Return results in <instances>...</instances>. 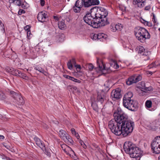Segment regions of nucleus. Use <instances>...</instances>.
Listing matches in <instances>:
<instances>
[{
    "label": "nucleus",
    "instance_id": "1",
    "mask_svg": "<svg viewBox=\"0 0 160 160\" xmlns=\"http://www.w3.org/2000/svg\"><path fill=\"white\" fill-rule=\"evenodd\" d=\"M118 111L120 120H121L120 123L122 135L123 136L126 137L132 132L134 123L133 122L127 120L128 118L127 115L120 108H118Z\"/></svg>",
    "mask_w": 160,
    "mask_h": 160
},
{
    "label": "nucleus",
    "instance_id": "2",
    "mask_svg": "<svg viewBox=\"0 0 160 160\" xmlns=\"http://www.w3.org/2000/svg\"><path fill=\"white\" fill-rule=\"evenodd\" d=\"M104 10L103 8H99L96 6L92 8L89 11L86 12L85 15L83 17L84 21L86 23L91 26L95 19L101 17V15H103Z\"/></svg>",
    "mask_w": 160,
    "mask_h": 160
},
{
    "label": "nucleus",
    "instance_id": "3",
    "mask_svg": "<svg viewBox=\"0 0 160 160\" xmlns=\"http://www.w3.org/2000/svg\"><path fill=\"white\" fill-rule=\"evenodd\" d=\"M125 152L129 154L130 157L139 160L142 154L140 148L136 147L131 142H126L123 145Z\"/></svg>",
    "mask_w": 160,
    "mask_h": 160
},
{
    "label": "nucleus",
    "instance_id": "4",
    "mask_svg": "<svg viewBox=\"0 0 160 160\" xmlns=\"http://www.w3.org/2000/svg\"><path fill=\"white\" fill-rule=\"evenodd\" d=\"M114 119L109 121L108 127L112 133L116 135L119 136L122 134L121 127V120H120L118 109L114 113Z\"/></svg>",
    "mask_w": 160,
    "mask_h": 160
},
{
    "label": "nucleus",
    "instance_id": "5",
    "mask_svg": "<svg viewBox=\"0 0 160 160\" xmlns=\"http://www.w3.org/2000/svg\"><path fill=\"white\" fill-rule=\"evenodd\" d=\"M99 3V0H77L73 7V9L74 12L78 13L82 7L88 8L92 5H98Z\"/></svg>",
    "mask_w": 160,
    "mask_h": 160
},
{
    "label": "nucleus",
    "instance_id": "6",
    "mask_svg": "<svg viewBox=\"0 0 160 160\" xmlns=\"http://www.w3.org/2000/svg\"><path fill=\"white\" fill-rule=\"evenodd\" d=\"M97 64L98 67L94 68V66L92 64L88 63L86 65V68L90 71H95V72H91L92 74H95L97 73L99 74L98 76L107 73V71L105 69V66L102 62L100 60L98 59H97Z\"/></svg>",
    "mask_w": 160,
    "mask_h": 160
},
{
    "label": "nucleus",
    "instance_id": "7",
    "mask_svg": "<svg viewBox=\"0 0 160 160\" xmlns=\"http://www.w3.org/2000/svg\"><path fill=\"white\" fill-rule=\"evenodd\" d=\"M134 34L137 39L141 42H144L146 40L150 38V35L145 28L138 27L135 28Z\"/></svg>",
    "mask_w": 160,
    "mask_h": 160
},
{
    "label": "nucleus",
    "instance_id": "8",
    "mask_svg": "<svg viewBox=\"0 0 160 160\" xmlns=\"http://www.w3.org/2000/svg\"><path fill=\"white\" fill-rule=\"evenodd\" d=\"M104 13L102 14L103 15L96 19H95L93 21V24L91 26L94 28H98L99 27L105 26L109 23V22L108 20L107 16L108 15V12L106 10H104Z\"/></svg>",
    "mask_w": 160,
    "mask_h": 160
},
{
    "label": "nucleus",
    "instance_id": "9",
    "mask_svg": "<svg viewBox=\"0 0 160 160\" xmlns=\"http://www.w3.org/2000/svg\"><path fill=\"white\" fill-rule=\"evenodd\" d=\"M122 104L124 107L132 111H135L137 108V102L133 100L123 99Z\"/></svg>",
    "mask_w": 160,
    "mask_h": 160
},
{
    "label": "nucleus",
    "instance_id": "10",
    "mask_svg": "<svg viewBox=\"0 0 160 160\" xmlns=\"http://www.w3.org/2000/svg\"><path fill=\"white\" fill-rule=\"evenodd\" d=\"M10 94L14 99L13 102L18 105H22L24 103V101L19 93L13 91H10Z\"/></svg>",
    "mask_w": 160,
    "mask_h": 160
},
{
    "label": "nucleus",
    "instance_id": "11",
    "mask_svg": "<svg viewBox=\"0 0 160 160\" xmlns=\"http://www.w3.org/2000/svg\"><path fill=\"white\" fill-rule=\"evenodd\" d=\"M152 149L156 154L160 153V137H156L151 144Z\"/></svg>",
    "mask_w": 160,
    "mask_h": 160
},
{
    "label": "nucleus",
    "instance_id": "12",
    "mask_svg": "<svg viewBox=\"0 0 160 160\" xmlns=\"http://www.w3.org/2000/svg\"><path fill=\"white\" fill-rule=\"evenodd\" d=\"M142 79V77L140 75H135L129 78L126 81V83L128 85H130L132 84L136 83Z\"/></svg>",
    "mask_w": 160,
    "mask_h": 160
},
{
    "label": "nucleus",
    "instance_id": "13",
    "mask_svg": "<svg viewBox=\"0 0 160 160\" xmlns=\"http://www.w3.org/2000/svg\"><path fill=\"white\" fill-rule=\"evenodd\" d=\"M138 52L141 55L147 57V58H145L144 60H148L150 59L149 56L151 54L150 51L147 49H145L144 47L142 46H139L138 47Z\"/></svg>",
    "mask_w": 160,
    "mask_h": 160
},
{
    "label": "nucleus",
    "instance_id": "14",
    "mask_svg": "<svg viewBox=\"0 0 160 160\" xmlns=\"http://www.w3.org/2000/svg\"><path fill=\"white\" fill-rule=\"evenodd\" d=\"M121 97L120 90L118 88L112 91L111 94V98L112 100L115 101Z\"/></svg>",
    "mask_w": 160,
    "mask_h": 160
},
{
    "label": "nucleus",
    "instance_id": "15",
    "mask_svg": "<svg viewBox=\"0 0 160 160\" xmlns=\"http://www.w3.org/2000/svg\"><path fill=\"white\" fill-rule=\"evenodd\" d=\"M61 146L63 151L67 155L71 156L72 154L74 153V151L71 148L66 144L61 145Z\"/></svg>",
    "mask_w": 160,
    "mask_h": 160
},
{
    "label": "nucleus",
    "instance_id": "16",
    "mask_svg": "<svg viewBox=\"0 0 160 160\" xmlns=\"http://www.w3.org/2000/svg\"><path fill=\"white\" fill-rule=\"evenodd\" d=\"M48 16L44 11L38 13L37 16V18L38 20L41 22H46L47 20Z\"/></svg>",
    "mask_w": 160,
    "mask_h": 160
},
{
    "label": "nucleus",
    "instance_id": "17",
    "mask_svg": "<svg viewBox=\"0 0 160 160\" xmlns=\"http://www.w3.org/2000/svg\"><path fill=\"white\" fill-rule=\"evenodd\" d=\"M132 4L139 8H142L145 5L146 0H132Z\"/></svg>",
    "mask_w": 160,
    "mask_h": 160
},
{
    "label": "nucleus",
    "instance_id": "18",
    "mask_svg": "<svg viewBox=\"0 0 160 160\" xmlns=\"http://www.w3.org/2000/svg\"><path fill=\"white\" fill-rule=\"evenodd\" d=\"M34 140L37 145L43 151L45 150V145L43 141L36 136L34 138Z\"/></svg>",
    "mask_w": 160,
    "mask_h": 160
},
{
    "label": "nucleus",
    "instance_id": "19",
    "mask_svg": "<svg viewBox=\"0 0 160 160\" xmlns=\"http://www.w3.org/2000/svg\"><path fill=\"white\" fill-rule=\"evenodd\" d=\"M97 102H99L101 104L105 103L106 100L104 96L100 94H98L97 97Z\"/></svg>",
    "mask_w": 160,
    "mask_h": 160
},
{
    "label": "nucleus",
    "instance_id": "20",
    "mask_svg": "<svg viewBox=\"0 0 160 160\" xmlns=\"http://www.w3.org/2000/svg\"><path fill=\"white\" fill-rule=\"evenodd\" d=\"M60 137L62 138L64 141L67 140L66 136L68 135L67 133L63 130H60L59 132Z\"/></svg>",
    "mask_w": 160,
    "mask_h": 160
},
{
    "label": "nucleus",
    "instance_id": "21",
    "mask_svg": "<svg viewBox=\"0 0 160 160\" xmlns=\"http://www.w3.org/2000/svg\"><path fill=\"white\" fill-rule=\"evenodd\" d=\"M98 38V40H99L100 41H103L104 39L107 38V35L103 33H99L97 34Z\"/></svg>",
    "mask_w": 160,
    "mask_h": 160
},
{
    "label": "nucleus",
    "instance_id": "22",
    "mask_svg": "<svg viewBox=\"0 0 160 160\" xmlns=\"http://www.w3.org/2000/svg\"><path fill=\"white\" fill-rule=\"evenodd\" d=\"M58 28L61 29L63 30L66 28V25L64 20L59 22L58 23Z\"/></svg>",
    "mask_w": 160,
    "mask_h": 160
},
{
    "label": "nucleus",
    "instance_id": "23",
    "mask_svg": "<svg viewBox=\"0 0 160 160\" xmlns=\"http://www.w3.org/2000/svg\"><path fill=\"white\" fill-rule=\"evenodd\" d=\"M140 21L142 23H143L145 25L149 27H151L153 26V24L151 22L147 21L142 18L140 19Z\"/></svg>",
    "mask_w": 160,
    "mask_h": 160
},
{
    "label": "nucleus",
    "instance_id": "24",
    "mask_svg": "<svg viewBox=\"0 0 160 160\" xmlns=\"http://www.w3.org/2000/svg\"><path fill=\"white\" fill-rule=\"evenodd\" d=\"M133 94L132 92H128L124 95L123 99L132 100L131 98Z\"/></svg>",
    "mask_w": 160,
    "mask_h": 160
},
{
    "label": "nucleus",
    "instance_id": "25",
    "mask_svg": "<svg viewBox=\"0 0 160 160\" xmlns=\"http://www.w3.org/2000/svg\"><path fill=\"white\" fill-rule=\"evenodd\" d=\"M34 69L43 74H44V73L45 72L44 69L42 68L40 65H37L34 67Z\"/></svg>",
    "mask_w": 160,
    "mask_h": 160
},
{
    "label": "nucleus",
    "instance_id": "26",
    "mask_svg": "<svg viewBox=\"0 0 160 160\" xmlns=\"http://www.w3.org/2000/svg\"><path fill=\"white\" fill-rule=\"evenodd\" d=\"M115 29H113L112 30V32H115L116 30L121 31L123 25L120 23H118L115 25L114 27Z\"/></svg>",
    "mask_w": 160,
    "mask_h": 160
},
{
    "label": "nucleus",
    "instance_id": "27",
    "mask_svg": "<svg viewBox=\"0 0 160 160\" xmlns=\"http://www.w3.org/2000/svg\"><path fill=\"white\" fill-rule=\"evenodd\" d=\"M14 68L8 67H7L6 68V71L8 73L12 75H15V73H14L13 71L14 70Z\"/></svg>",
    "mask_w": 160,
    "mask_h": 160
},
{
    "label": "nucleus",
    "instance_id": "28",
    "mask_svg": "<svg viewBox=\"0 0 160 160\" xmlns=\"http://www.w3.org/2000/svg\"><path fill=\"white\" fill-rule=\"evenodd\" d=\"M159 66H160V63H159L158 62H155L152 63L150 65H149L148 66V68L150 69Z\"/></svg>",
    "mask_w": 160,
    "mask_h": 160
},
{
    "label": "nucleus",
    "instance_id": "29",
    "mask_svg": "<svg viewBox=\"0 0 160 160\" xmlns=\"http://www.w3.org/2000/svg\"><path fill=\"white\" fill-rule=\"evenodd\" d=\"M138 87L143 89H146L145 83L144 82H141L139 83Z\"/></svg>",
    "mask_w": 160,
    "mask_h": 160
},
{
    "label": "nucleus",
    "instance_id": "30",
    "mask_svg": "<svg viewBox=\"0 0 160 160\" xmlns=\"http://www.w3.org/2000/svg\"><path fill=\"white\" fill-rule=\"evenodd\" d=\"M151 16H152V21L154 23V25L155 26L157 25L158 24V23L157 22V20L155 16V15L152 13Z\"/></svg>",
    "mask_w": 160,
    "mask_h": 160
},
{
    "label": "nucleus",
    "instance_id": "31",
    "mask_svg": "<svg viewBox=\"0 0 160 160\" xmlns=\"http://www.w3.org/2000/svg\"><path fill=\"white\" fill-rule=\"evenodd\" d=\"M110 65L111 67L114 68L115 69H118L119 68V65L117 62L114 61H113L110 63Z\"/></svg>",
    "mask_w": 160,
    "mask_h": 160
},
{
    "label": "nucleus",
    "instance_id": "32",
    "mask_svg": "<svg viewBox=\"0 0 160 160\" xmlns=\"http://www.w3.org/2000/svg\"><path fill=\"white\" fill-rule=\"evenodd\" d=\"M152 102L150 100H148L146 101L145 103L146 108H150L152 106Z\"/></svg>",
    "mask_w": 160,
    "mask_h": 160
},
{
    "label": "nucleus",
    "instance_id": "33",
    "mask_svg": "<svg viewBox=\"0 0 160 160\" xmlns=\"http://www.w3.org/2000/svg\"><path fill=\"white\" fill-rule=\"evenodd\" d=\"M67 140L66 141H64L65 142L67 143H69L70 144H72L73 142V141L71 137L68 136V135L66 136Z\"/></svg>",
    "mask_w": 160,
    "mask_h": 160
},
{
    "label": "nucleus",
    "instance_id": "34",
    "mask_svg": "<svg viewBox=\"0 0 160 160\" xmlns=\"http://www.w3.org/2000/svg\"><path fill=\"white\" fill-rule=\"evenodd\" d=\"M92 106L94 110L96 111H98V107L95 102H92Z\"/></svg>",
    "mask_w": 160,
    "mask_h": 160
},
{
    "label": "nucleus",
    "instance_id": "35",
    "mask_svg": "<svg viewBox=\"0 0 160 160\" xmlns=\"http://www.w3.org/2000/svg\"><path fill=\"white\" fill-rule=\"evenodd\" d=\"M18 76L26 80H28V77L27 76L26 74L24 73H22L21 72V73H20V74H19V75Z\"/></svg>",
    "mask_w": 160,
    "mask_h": 160
},
{
    "label": "nucleus",
    "instance_id": "36",
    "mask_svg": "<svg viewBox=\"0 0 160 160\" xmlns=\"http://www.w3.org/2000/svg\"><path fill=\"white\" fill-rule=\"evenodd\" d=\"M2 145L3 146L6 148L7 149H8L10 151H11L12 149V147L8 144L6 143L3 142L2 143Z\"/></svg>",
    "mask_w": 160,
    "mask_h": 160
},
{
    "label": "nucleus",
    "instance_id": "37",
    "mask_svg": "<svg viewBox=\"0 0 160 160\" xmlns=\"http://www.w3.org/2000/svg\"><path fill=\"white\" fill-rule=\"evenodd\" d=\"M91 38L94 40H98L97 34H94L93 33H92L91 35Z\"/></svg>",
    "mask_w": 160,
    "mask_h": 160
},
{
    "label": "nucleus",
    "instance_id": "38",
    "mask_svg": "<svg viewBox=\"0 0 160 160\" xmlns=\"http://www.w3.org/2000/svg\"><path fill=\"white\" fill-rule=\"evenodd\" d=\"M6 98L5 95L2 92L0 91V99L4 100Z\"/></svg>",
    "mask_w": 160,
    "mask_h": 160
},
{
    "label": "nucleus",
    "instance_id": "39",
    "mask_svg": "<svg viewBox=\"0 0 160 160\" xmlns=\"http://www.w3.org/2000/svg\"><path fill=\"white\" fill-rule=\"evenodd\" d=\"M152 101L156 105H158L160 102V100L158 98H153Z\"/></svg>",
    "mask_w": 160,
    "mask_h": 160
},
{
    "label": "nucleus",
    "instance_id": "40",
    "mask_svg": "<svg viewBox=\"0 0 160 160\" xmlns=\"http://www.w3.org/2000/svg\"><path fill=\"white\" fill-rule=\"evenodd\" d=\"M21 7L24 9H26L28 7V5L25 2L24 3H21V5H20Z\"/></svg>",
    "mask_w": 160,
    "mask_h": 160
},
{
    "label": "nucleus",
    "instance_id": "41",
    "mask_svg": "<svg viewBox=\"0 0 160 160\" xmlns=\"http://www.w3.org/2000/svg\"><path fill=\"white\" fill-rule=\"evenodd\" d=\"M73 153V154H72L71 156H70L74 160H79V158L76 155L74 152Z\"/></svg>",
    "mask_w": 160,
    "mask_h": 160
},
{
    "label": "nucleus",
    "instance_id": "42",
    "mask_svg": "<svg viewBox=\"0 0 160 160\" xmlns=\"http://www.w3.org/2000/svg\"><path fill=\"white\" fill-rule=\"evenodd\" d=\"M13 72H14V73H15V75H14L15 76H18L19 75V74H20L21 73V72L18 70V69H14V70L13 71Z\"/></svg>",
    "mask_w": 160,
    "mask_h": 160
},
{
    "label": "nucleus",
    "instance_id": "43",
    "mask_svg": "<svg viewBox=\"0 0 160 160\" xmlns=\"http://www.w3.org/2000/svg\"><path fill=\"white\" fill-rule=\"evenodd\" d=\"M79 142L83 148H87L86 145L82 140H80Z\"/></svg>",
    "mask_w": 160,
    "mask_h": 160
},
{
    "label": "nucleus",
    "instance_id": "44",
    "mask_svg": "<svg viewBox=\"0 0 160 160\" xmlns=\"http://www.w3.org/2000/svg\"><path fill=\"white\" fill-rule=\"evenodd\" d=\"M22 2L20 0H15L14 4L16 5L20 6Z\"/></svg>",
    "mask_w": 160,
    "mask_h": 160
},
{
    "label": "nucleus",
    "instance_id": "45",
    "mask_svg": "<svg viewBox=\"0 0 160 160\" xmlns=\"http://www.w3.org/2000/svg\"><path fill=\"white\" fill-rule=\"evenodd\" d=\"M70 80L73 81L75 82H77L78 83H80L81 82V81L80 80L78 79H77L74 77H71Z\"/></svg>",
    "mask_w": 160,
    "mask_h": 160
},
{
    "label": "nucleus",
    "instance_id": "46",
    "mask_svg": "<svg viewBox=\"0 0 160 160\" xmlns=\"http://www.w3.org/2000/svg\"><path fill=\"white\" fill-rule=\"evenodd\" d=\"M67 65L68 67V68L70 69L71 70L72 68V63L69 62L67 63Z\"/></svg>",
    "mask_w": 160,
    "mask_h": 160
},
{
    "label": "nucleus",
    "instance_id": "47",
    "mask_svg": "<svg viewBox=\"0 0 160 160\" xmlns=\"http://www.w3.org/2000/svg\"><path fill=\"white\" fill-rule=\"evenodd\" d=\"M151 8V6L150 5H148L145 7L144 8V10L147 11H149Z\"/></svg>",
    "mask_w": 160,
    "mask_h": 160
},
{
    "label": "nucleus",
    "instance_id": "48",
    "mask_svg": "<svg viewBox=\"0 0 160 160\" xmlns=\"http://www.w3.org/2000/svg\"><path fill=\"white\" fill-rule=\"evenodd\" d=\"M0 28L1 30H4V24L2 23L1 21L0 20Z\"/></svg>",
    "mask_w": 160,
    "mask_h": 160
},
{
    "label": "nucleus",
    "instance_id": "49",
    "mask_svg": "<svg viewBox=\"0 0 160 160\" xmlns=\"http://www.w3.org/2000/svg\"><path fill=\"white\" fill-rule=\"evenodd\" d=\"M25 12L24 10L22 9H20L18 12V14L19 15H21L22 13H24Z\"/></svg>",
    "mask_w": 160,
    "mask_h": 160
},
{
    "label": "nucleus",
    "instance_id": "50",
    "mask_svg": "<svg viewBox=\"0 0 160 160\" xmlns=\"http://www.w3.org/2000/svg\"><path fill=\"white\" fill-rule=\"evenodd\" d=\"M40 3L41 6H43L45 3V1L44 0H40Z\"/></svg>",
    "mask_w": 160,
    "mask_h": 160
},
{
    "label": "nucleus",
    "instance_id": "51",
    "mask_svg": "<svg viewBox=\"0 0 160 160\" xmlns=\"http://www.w3.org/2000/svg\"><path fill=\"white\" fill-rule=\"evenodd\" d=\"M75 66L76 67V71L78 72H79L81 70V66L80 65H75Z\"/></svg>",
    "mask_w": 160,
    "mask_h": 160
},
{
    "label": "nucleus",
    "instance_id": "52",
    "mask_svg": "<svg viewBox=\"0 0 160 160\" xmlns=\"http://www.w3.org/2000/svg\"><path fill=\"white\" fill-rule=\"evenodd\" d=\"M63 77L66 78V79H69V80H70L71 79V78L72 77L71 76H69V75H66V74H64L63 75Z\"/></svg>",
    "mask_w": 160,
    "mask_h": 160
},
{
    "label": "nucleus",
    "instance_id": "53",
    "mask_svg": "<svg viewBox=\"0 0 160 160\" xmlns=\"http://www.w3.org/2000/svg\"><path fill=\"white\" fill-rule=\"evenodd\" d=\"M30 27L29 25L26 26L24 28V29L26 31H27V32L29 30H30Z\"/></svg>",
    "mask_w": 160,
    "mask_h": 160
},
{
    "label": "nucleus",
    "instance_id": "54",
    "mask_svg": "<svg viewBox=\"0 0 160 160\" xmlns=\"http://www.w3.org/2000/svg\"><path fill=\"white\" fill-rule=\"evenodd\" d=\"M145 92L143 90H141L139 94L140 95L143 96L145 94Z\"/></svg>",
    "mask_w": 160,
    "mask_h": 160
},
{
    "label": "nucleus",
    "instance_id": "55",
    "mask_svg": "<svg viewBox=\"0 0 160 160\" xmlns=\"http://www.w3.org/2000/svg\"><path fill=\"white\" fill-rule=\"evenodd\" d=\"M69 62H71L73 65H75L76 62L75 60L74 59H72Z\"/></svg>",
    "mask_w": 160,
    "mask_h": 160
},
{
    "label": "nucleus",
    "instance_id": "56",
    "mask_svg": "<svg viewBox=\"0 0 160 160\" xmlns=\"http://www.w3.org/2000/svg\"><path fill=\"white\" fill-rule=\"evenodd\" d=\"M45 151V153L48 156H50V154L49 152H48V151L46 150V147H45V150L44 151Z\"/></svg>",
    "mask_w": 160,
    "mask_h": 160
},
{
    "label": "nucleus",
    "instance_id": "57",
    "mask_svg": "<svg viewBox=\"0 0 160 160\" xmlns=\"http://www.w3.org/2000/svg\"><path fill=\"white\" fill-rule=\"evenodd\" d=\"M150 129L153 131H155L157 129V128L156 126H153L151 127V128Z\"/></svg>",
    "mask_w": 160,
    "mask_h": 160
},
{
    "label": "nucleus",
    "instance_id": "58",
    "mask_svg": "<svg viewBox=\"0 0 160 160\" xmlns=\"http://www.w3.org/2000/svg\"><path fill=\"white\" fill-rule=\"evenodd\" d=\"M5 138V137L4 136L2 135H0V140L2 141L3 140H4Z\"/></svg>",
    "mask_w": 160,
    "mask_h": 160
},
{
    "label": "nucleus",
    "instance_id": "59",
    "mask_svg": "<svg viewBox=\"0 0 160 160\" xmlns=\"http://www.w3.org/2000/svg\"><path fill=\"white\" fill-rule=\"evenodd\" d=\"M115 26V25H112V24L111 25L110 28H111V31H112V30H113V29H115V28H114Z\"/></svg>",
    "mask_w": 160,
    "mask_h": 160
},
{
    "label": "nucleus",
    "instance_id": "60",
    "mask_svg": "<svg viewBox=\"0 0 160 160\" xmlns=\"http://www.w3.org/2000/svg\"><path fill=\"white\" fill-rule=\"evenodd\" d=\"M71 132L73 134H74V132H75V130L74 128H72L71 130Z\"/></svg>",
    "mask_w": 160,
    "mask_h": 160
},
{
    "label": "nucleus",
    "instance_id": "61",
    "mask_svg": "<svg viewBox=\"0 0 160 160\" xmlns=\"http://www.w3.org/2000/svg\"><path fill=\"white\" fill-rule=\"evenodd\" d=\"M15 0H9V2L10 3H13L14 4Z\"/></svg>",
    "mask_w": 160,
    "mask_h": 160
},
{
    "label": "nucleus",
    "instance_id": "62",
    "mask_svg": "<svg viewBox=\"0 0 160 160\" xmlns=\"http://www.w3.org/2000/svg\"><path fill=\"white\" fill-rule=\"evenodd\" d=\"M31 32L30 30H29L27 32V34L28 37L30 36V34Z\"/></svg>",
    "mask_w": 160,
    "mask_h": 160
},
{
    "label": "nucleus",
    "instance_id": "63",
    "mask_svg": "<svg viewBox=\"0 0 160 160\" xmlns=\"http://www.w3.org/2000/svg\"><path fill=\"white\" fill-rule=\"evenodd\" d=\"M75 136L76 137V138L78 139H79V138H80V136L78 134H76V135H75Z\"/></svg>",
    "mask_w": 160,
    "mask_h": 160
},
{
    "label": "nucleus",
    "instance_id": "64",
    "mask_svg": "<svg viewBox=\"0 0 160 160\" xmlns=\"http://www.w3.org/2000/svg\"><path fill=\"white\" fill-rule=\"evenodd\" d=\"M54 19H55L56 20H57V21L58 20V18L56 16H54Z\"/></svg>",
    "mask_w": 160,
    "mask_h": 160
}]
</instances>
